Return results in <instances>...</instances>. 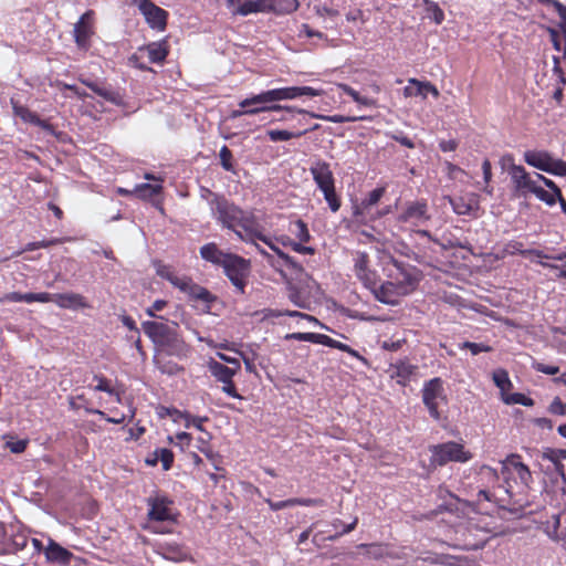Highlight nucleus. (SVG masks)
I'll list each match as a JSON object with an SVG mask.
<instances>
[{
  "label": "nucleus",
  "instance_id": "603ef678",
  "mask_svg": "<svg viewBox=\"0 0 566 566\" xmlns=\"http://www.w3.org/2000/svg\"><path fill=\"white\" fill-rule=\"evenodd\" d=\"M220 164L226 171H233V155L228 146H222L219 153Z\"/></svg>",
  "mask_w": 566,
  "mask_h": 566
},
{
  "label": "nucleus",
  "instance_id": "4468645a",
  "mask_svg": "<svg viewBox=\"0 0 566 566\" xmlns=\"http://www.w3.org/2000/svg\"><path fill=\"white\" fill-rule=\"evenodd\" d=\"M449 203L452 207L454 213L459 216H471L476 218L478 210L480 209L479 196L473 192H469L459 197H447Z\"/></svg>",
  "mask_w": 566,
  "mask_h": 566
},
{
  "label": "nucleus",
  "instance_id": "4c0bfd02",
  "mask_svg": "<svg viewBox=\"0 0 566 566\" xmlns=\"http://www.w3.org/2000/svg\"><path fill=\"white\" fill-rule=\"evenodd\" d=\"M505 252H507L510 254H521L524 256L536 255L538 258H548L546 254H544L539 250H535V249L524 250L523 243L520 241H510L505 247Z\"/></svg>",
  "mask_w": 566,
  "mask_h": 566
},
{
  "label": "nucleus",
  "instance_id": "0eeeda50",
  "mask_svg": "<svg viewBox=\"0 0 566 566\" xmlns=\"http://www.w3.org/2000/svg\"><path fill=\"white\" fill-rule=\"evenodd\" d=\"M222 268L231 283L240 291V293H244L245 277L250 271L249 262L237 254H231L228 256V260L224 262Z\"/></svg>",
  "mask_w": 566,
  "mask_h": 566
},
{
  "label": "nucleus",
  "instance_id": "5701e85b",
  "mask_svg": "<svg viewBox=\"0 0 566 566\" xmlns=\"http://www.w3.org/2000/svg\"><path fill=\"white\" fill-rule=\"evenodd\" d=\"M524 161L542 171H547L553 156L546 150H527L524 153Z\"/></svg>",
  "mask_w": 566,
  "mask_h": 566
},
{
  "label": "nucleus",
  "instance_id": "8fccbe9b",
  "mask_svg": "<svg viewBox=\"0 0 566 566\" xmlns=\"http://www.w3.org/2000/svg\"><path fill=\"white\" fill-rule=\"evenodd\" d=\"M322 192L324 193V198L327 201L331 210L336 212L340 207V201L335 192V185L323 188Z\"/></svg>",
  "mask_w": 566,
  "mask_h": 566
},
{
  "label": "nucleus",
  "instance_id": "7c9ffc66",
  "mask_svg": "<svg viewBox=\"0 0 566 566\" xmlns=\"http://www.w3.org/2000/svg\"><path fill=\"white\" fill-rule=\"evenodd\" d=\"M297 113H300V114H308L313 118H321V119H324V120H327V122H331V123H336V124H339V123H353V122L366 120V119L370 118V117L364 116V115H360V116L318 115V114L311 113V112H307V111L302 109V108L297 109Z\"/></svg>",
  "mask_w": 566,
  "mask_h": 566
},
{
  "label": "nucleus",
  "instance_id": "58836bf2",
  "mask_svg": "<svg viewBox=\"0 0 566 566\" xmlns=\"http://www.w3.org/2000/svg\"><path fill=\"white\" fill-rule=\"evenodd\" d=\"M427 85V82H421L417 78H409L408 85L403 88V96L405 97H412V96H421L422 98H426V88L423 86Z\"/></svg>",
  "mask_w": 566,
  "mask_h": 566
},
{
  "label": "nucleus",
  "instance_id": "e433bc0d",
  "mask_svg": "<svg viewBox=\"0 0 566 566\" xmlns=\"http://www.w3.org/2000/svg\"><path fill=\"white\" fill-rule=\"evenodd\" d=\"M339 88L350 96L357 104L366 107H376L377 101L370 97L361 96L356 90L347 84H339Z\"/></svg>",
  "mask_w": 566,
  "mask_h": 566
},
{
  "label": "nucleus",
  "instance_id": "2f4dec72",
  "mask_svg": "<svg viewBox=\"0 0 566 566\" xmlns=\"http://www.w3.org/2000/svg\"><path fill=\"white\" fill-rule=\"evenodd\" d=\"M81 82L104 99L115 104L119 103V95L115 91L101 86L88 80H81Z\"/></svg>",
  "mask_w": 566,
  "mask_h": 566
},
{
  "label": "nucleus",
  "instance_id": "cd10ccee",
  "mask_svg": "<svg viewBox=\"0 0 566 566\" xmlns=\"http://www.w3.org/2000/svg\"><path fill=\"white\" fill-rule=\"evenodd\" d=\"M209 370L211 375L218 380L223 382H229L233 376L235 375L237 370L232 369L219 361L211 360L209 363Z\"/></svg>",
  "mask_w": 566,
  "mask_h": 566
},
{
  "label": "nucleus",
  "instance_id": "c85d7f7f",
  "mask_svg": "<svg viewBox=\"0 0 566 566\" xmlns=\"http://www.w3.org/2000/svg\"><path fill=\"white\" fill-rule=\"evenodd\" d=\"M145 53L151 63H160L165 61L168 51L163 43L154 42L139 50Z\"/></svg>",
  "mask_w": 566,
  "mask_h": 566
},
{
  "label": "nucleus",
  "instance_id": "a211bd4d",
  "mask_svg": "<svg viewBox=\"0 0 566 566\" xmlns=\"http://www.w3.org/2000/svg\"><path fill=\"white\" fill-rule=\"evenodd\" d=\"M310 171L313 176L314 181L317 187L322 190L325 187H331L334 185V176L329 168V164L323 160L315 161Z\"/></svg>",
  "mask_w": 566,
  "mask_h": 566
},
{
  "label": "nucleus",
  "instance_id": "f257e3e1",
  "mask_svg": "<svg viewBox=\"0 0 566 566\" xmlns=\"http://www.w3.org/2000/svg\"><path fill=\"white\" fill-rule=\"evenodd\" d=\"M322 90H316L311 86L280 87L268 90L259 94L252 95L248 98H244L239 103V106L248 107L256 104H275V102L294 99L304 95L311 97L319 96L322 95Z\"/></svg>",
  "mask_w": 566,
  "mask_h": 566
},
{
  "label": "nucleus",
  "instance_id": "6ab92c4d",
  "mask_svg": "<svg viewBox=\"0 0 566 566\" xmlns=\"http://www.w3.org/2000/svg\"><path fill=\"white\" fill-rule=\"evenodd\" d=\"M158 554L165 559L172 562H182L189 556L188 551L182 545L175 542L158 543Z\"/></svg>",
  "mask_w": 566,
  "mask_h": 566
},
{
  "label": "nucleus",
  "instance_id": "de8ad7c7",
  "mask_svg": "<svg viewBox=\"0 0 566 566\" xmlns=\"http://www.w3.org/2000/svg\"><path fill=\"white\" fill-rule=\"evenodd\" d=\"M559 193H562L560 190H559ZM532 195L536 196L537 199H539L541 201H544L547 206H554L556 203L558 197H560V195H557L552 190L549 192L538 185Z\"/></svg>",
  "mask_w": 566,
  "mask_h": 566
},
{
  "label": "nucleus",
  "instance_id": "20e7f679",
  "mask_svg": "<svg viewBox=\"0 0 566 566\" xmlns=\"http://www.w3.org/2000/svg\"><path fill=\"white\" fill-rule=\"evenodd\" d=\"M388 262L395 266V272H389L387 276L392 280L398 293L407 295L413 292L420 281V272L417 268L399 262L394 256L388 255Z\"/></svg>",
  "mask_w": 566,
  "mask_h": 566
},
{
  "label": "nucleus",
  "instance_id": "c9c22d12",
  "mask_svg": "<svg viewBox=\"0 0 566 566\" xmlns=\"http://www.w3.org/2000/svg\"><path fill=\"white\" fill-rule=\"evenodd\" d=\"M163 186L160 184H140L133 190L134 195L140 199H150L151 197L160 193Z\"/></svg>",
  "mask_w": 566,
  "mask_h": 566
},
{
  "label": "nucleus",
  "instance_id": "c03bdc74",
  "mask_svg": "<svg viewBox=\"0 0 566 566\" xmlns=\"http://www.w3.org/2000/svg\"><path fill=\"white\" fill-rule=\"evenodd\" d=\"M356 277L364 284L368 290L375 289L379 283V276L375 270L367 268L366 270L356 274Z\"/></svg>",
  "mask_w": 566,
  "mask_h": 566
},
{
  "label": "nucleus",
  "instance_id": "ea45409f",
  "mask_svg": "<svg viewBox=\"0 0 566 566\" xmlns=\"http://www.w3.org/2000/svg\"><path fill=\"white\" fill-rule=\"evenodd\" d=\"M426 7L427 18L431 19L436 24H441L444 20V13L439 4L432 0H422Z\"/></svg>",
  "mask_w": 566,
  "mask_h": 566
},
{
  "label": "nucleus",
  "instance_id": "423d86ee",
  "mask_svg": "<svg viewBox=\"0 0 566 566\" xmlns=\"http://www.w3.org/2000/svg\"><path fill=\"white\" fill-rule=\"evenodd\" d=\"M422 402L428 408L430 416L439 420V402H447V395L444 392L443 380L440 377H434L424 382L422 388Z\"/></svg>",
  "mask_w": 566,
  "mask_h": 566
},
{
  "label": "nucleus",
  "instance_id": "1a4fd4ad",
  "mask_svg": "<svg viewBox=\"0 0 566 566\" xmlns=\"http://www.w3.org/2000/svg\"><path fill=\"white\" fill-rule=\"evenodd\" d=\"M133 3L136 4L144 15L146 22L151 29H156L158 31H164L167 25L168 12L158 6H156L151 0H133Z\"/></svg>",
  "mask_w": 566,
  "mask_h": 566
},
{
  "label": "nucleus",
  "instance_id": "72a5a7b5",
  "mask_svg": "<svg viewBox=\"0 0 566 566\" xmlns=\"http://www.w3.org/2000/svg\"><path fill=\"white\" fill-rule=\"evenodd\" d=\"M187 285L188 286L182 289V292L188 293L193 298L203 301L206 303H210L214 300L212 294L207 289H205L198 284H195L191 281V279H189V284H187Z\"/></svg>",
  "mask_w": 566,
  "mask_h": 566
},
{
  "label": "nucleus",
  "instance_id": "09e8293b",
  "mask_svg": "<svg viewBox=\"0 0 566 566\" xmlns=\"http://www.w3.org/2000/svg\"><path fill=\"white\" fill-rule=\"evenodd\" d=\"M154 455L158 459V461L161 462L163 469L165 471H168L174 462V453L171 450L166 448H159L154 451Z\"/></svg>",
  "mask_w": 566,
  "mask_h": 566
},
{
  "label": "nucleus",
  "instance_id": "bb28decb",
  "mask_svg": "<svg viewBox=\"0 0 566 566\" xmlns=\"http://www.w3.org/2000/svg\"><path fill=\"white\" fill-rule=\"evenodd\" d=\"M417 367L406 361H399L391 366V378H397V382L406 386L410 376L415 373Z\"/></svg>",
  "mask_w": 566,
  "mask_h": 566
},
{
  "label": "nucleus",
  "instance_id": "5fc2aeb1",
  "mask_svg": "<svg viewBox=\"0 0 566 566\" xmlns=\"http://www.w3.org/2000/svg\"><path fill=\"white\" fill-rule=\"evenodd\" d=\"M461 349H469L472 355H478L480 353H489L492 350V347L481 343L473 342H463L459 345Z\"/></svg>",
  "mask_w": 566,
  "mask_h": 566
},
{
  "label": "nucleus",
  "instance_id": "473e14b6",
  "mask_svg": "<svg viewBox=\"0 0 566 566\" xmlns=\"http://www.w3.org/2000/svg\"><path fill=\"white\" fill-rule=\"evenodd\" d=\"M157 345L166 347L170 354H179L185 348L184 340L179 337L177 329H174L169 336H166L160 343Z\"/></svg>",
  "mask_w": 566,
  "mask_h": 566
},
{
  "label": "nucleus",
  "instance_id": "9b49d317",
  "mask_svg": "<svg viewBox=\"0 0 566 566\" xmlns=\"http://www.w3.org/2000/svg\"><path fill=\"white\" fill-rule=\"evenodd\" d=\"M148 518L150 522L176 523V514L172 510V501L164 496L148 497Z\"/></svg>",
  "mask_w": 566,
  "mask_h": 566
},
{
  "label": "nucleus",
  "instance_id": "6e6d98bb",
  "mask_svg": "<svg viewBox=\"0 0 566 566\" xmlns=\"http://www.w3.org/2000/svg\"><path fill=\"white\" fill-rule=\"evenodd\" d=\"M321 334L316 333H291L285 336V339H294L301 342H311L314 344H318Z\"/></svg>",
  "mask_w": 566,
  "mask_h": 566
},
{
  "label": "nucleus",
  "instance_id": "a19ab883",
  "mask_svg": "<svg viewBox=\"0 0 566 566\" xmlns=\"http://www.w3.org/2000/svg\"><path fill=\"white\" fill-rule=\"evenodd\" d=\"M358 547L366 549V555L373 559H381L389 555V551L384 544H360Z\"/></svg>",
  "mask_w": 566,
  "mask_h": 566
},
{
  "label": "nucleus",
  "instance_id": "b1692460",
  "mask_svg": "<svg viewBox=\"0 0 566 566\" xmlns=\"http://www.w3.org/2000/svg\"><path fill=\"white\" fill-rule=\"evenodd\" d=\"M154 266L156 270V274L160 277L169 281L174 286L178 287L182 291L184 287L188 286L189 284V277L187 276H178L175 274V272L171 270L169 265H166L159 261L154 262Z\"/></svg>",
  "mask_w": 566,
  "mask_h": 566
},
{
  "label": "nucleus",
  "instance_id": "f3484780",
  "mask_svg": "<svg viewBox=\"0 0 566 566\" xmlns=\"http://www.w3.org/2000/svg\"><path fill=\"white\" fill-rule=\"evenodd\" d=\"M144 333L155 343H160L166 336L178 328L176 323H164L156 321H146L142 324Z\"/></svg>",
  "mask_w": 566,
  "mask_h": 566
},
{
  "label": "nucleus",
  "instance_id": "774afa93",
  "mask_svg": "<svg viewBox=\"0 0 566 566\" xmlns=\"http://www.w3.org/2000/svg\"><path fill=\"white\" fill-rule=\"evenodd\" d=\"M549 411L554 415L566 416V403L556 397L549 406Z\"/></svg>",
  "mask_w": 566,
  "mask_h": 566
},
{
  "label": "nucleus",
  "instance_id": "393cba45",
  "mask_svg": "<svg viewBox=\"0 0 566 566\" xmlns=\"http://www.w3.org/2000/svg\"><path fill=\"white\" fill-rule=\"evenodd\" d=\"M231 254L221 251L216 243H207L200 248V255L203 260L221 266Z\"/></svg>",
  "mask_w": 566,
  "mask_h": 566
},
{
  "label": "nucleus",
  "instance_id": "2eb2a0df",
  "mask_svg": "<svg viewBox=\"0 0 566 566\" xmlns=\"http://www.w3.org/2000/svg\"><path fill=\"white\" fill-rule=\"evenodd\" d=\"M428 205L426 201L408 202L403 211L398 216V221L418 224L420 221L429 220Z\"/></svg>",
  "mask_w": 566,
  "mask_h": 566
},
{
  "label": "nucleus",
  "instance_id": "0e129e2a",
  "mask_svg": "<svg viewBox=\"0 0 566 566\" xmlns=\"http://www.w3.org/2000/svg\"><path fill=\"white\" fill-rule=\"evenodd\" d=\"M532 367L539 373L546 374V375H556L559 373V367L552 366V365H545L543 363L534 361L532 364Z\"/></svg>",
  "mask_w": 566,
  "mask_h": 566
},
{
  "label": "nucleus",
  "instance_id": "a18cd8bd",
  "mask_svg": "<svg viewBox=\"0 0 566 566\" xmlns=\"http://www.w3.org/2000/svg\"><path fill=\"white\" fill-rule=\"evenodd\" d=\"M493 381L501 390L502 395L504 396L506 391H509L512 388V382L509 378V374L504 369H497L493 373Z\"/></svg>",
  "mask_w": 566,
  "mask_h": 566
},
{
  "label": "nucleus",
  "instance_id": "dca6fc26",
  "mask_svg": "<svg viewBox=\"0 0 566 566\" xmlns=\"http://www.w3.org/2000/svg\"><path fill=\"white\" fill-rule=\"evenodd\" d=\"M50 302L55 303L61 308L74 311L90 307L86 297L74 292L50 294Z\"/></svg>",
  "mask_w": 566,
  "mask_h": 566
},
{
  "label": "nucleus",
  "instance_id": "bf43d9fd",
  "mask_svg": "<svg viewBox=\"0 0 566 566\" xmlns=\"http://www.w3.org/2000/svg\"><path fill=\"white\" fill-rule=\"evenodd\" d=\"M22 302L33 303H49L50 302V293H23Z\"/></svg>",
  "mask_w": 566,
  "mask_h": 566
},
{
  "label": "nucleus",
  "instance_id": "f8f14e48",
  "mask_svg": "<svg viewBox=\"0 0 566 566\" xmlns=\"http://www.w3.org/2000/svg\"><path fill=\"white\" fill-rule=\"evenodd\" d=\"M94 34V11L87 10L74 24L73 36L80 49L90 46L91 36Z\"/></svg>",
  "mask_w": 566,
  "mask_h": 566
},
{
  "label": "nucleus",
  "instance_id": "680f3d73",
  "mask_svg": "<svg viewBox=\"0 0 566 566\" xmlns=\"http://www.w3.org/2000/svg\"><path fill=\"white\" fill-rule=\"evenodd\" d=\"M281 315L296 316V317H301L303 319H307L310 322L318 323V321L314 316H311V315H307V314H304V313H301L297 311H286V312L270 311V314H269V316H273V317H279Z\"/></svg>",
  "mask_w": 566,
  "mask_h": 566
},
{
  "label": "nucleus",
  "instance_id": "13d9d810",
  "mask_svg": "<svg viewBox=\"0 0 566 566\" xmlns=\"http://www.w3.org/2000/svg\"><path fill=\"white\" fill-rule=\"evenodd\" d=\"M318 344L325 345V346H328V347H332V348H337V349H339L342 352L349 350V346L348 345H346L344 343H340L338 340H335V339L331 338L329 336H327L325 334H321Z\"/></svg>",
  "mask_w": 566,
  "mask_h": 566
},
{
  "label": "nucleus",
  "instance_id": "4be33fe9",
  "mask_svg": "<svg viewBox=\"0 0 566 566\" xmlns=\"http://www.w3.org/2000/svg\"><path fill=\"white\" fill-rule=\"evenodd\" d=\"M505 496H499L502 507L507 509L512 513H522L523 509L528 504V501L522 497L515 499L511 490V485L506 482V486H502Z\"/></svg>",
  "mask_w": 566,
  "mask_h": 566
},
{
  "label": "nucleus",
  "instance_id": "69168bd1",
  "mask_svg": "<svg viewBox=\"0 0 566 566\" xmlns=\"http://www.w3.org/2000/svg\"><path fill=\"white\" fill-rule=\"evenodd\" d=\"M169 417H171L174 421H179L180 419H184L185 427L190 428V413L189 412L180 411L176 408H172V410L169 411Z\"/></svg>",
  "mask_w": 566,
  "mask_h": 566
},
{
  "label": "nucleus",
  "instance_id": "37998d69",
  "mask_svg": "<svg viewBox=\"0 0 566 566\" xmlns=\"http://www.w3.org/2000/svg\"><path fill=\"white\" fill-rule=\"evenodd\" d=\"M307 130L304 132H289V130H281V129H271L268 130V136L270 140L272 142H285L290 140L292 138H298L303 136Z\"/></svg>",
  "mask_w": 566,
  "mask_h": 566
},
{
  "label": "nucleus",
  "instance_id": "39448f33",
  "mask_svg": "<svg viewBox=\"0 0 566 566\" xmlns=\"http://www.w3.org/2000/svg\"><path fill=\"white\" fill-rule=\"evenodd\" d=\"M431 453V462L440 467L447 464L448 462L463 463L472 458V454L469 451H465L462 444L454 441L433 446Z\"/></svg>",
  "mask_w": 566,
  "mask_h": 566
},
{
  "label": "nucleus",
  "instance_id": "ddd939ff",
  "mask_svg": "<svg viewBox=\"0 0 566 566\" xmlns=\"http://www.w3.org/2000/svg\"><path fill=\"white\" fill-rule=\"evenodd\" d=\"M518 454H510L505 460L501 462L502 469L501 474L506 479L512 472L516 473L523 488H527L532 481V473L527 465L520 461Z\"/></svg>",
  "mask_w": 566,
  "mask_h": 566
},
{
  "label": "nucleus",
  "instance_id": "052dcab7",
  "mask_svg": "<svg viewBox=\"0 0 566 566\" xmlns=\"http://www.w3.org/2000/svg\"><path fill=\"white\" fill-rule=\"evenodd\" d=\"M384 193H385L384 187L374 189L373 191L369 192L368 197L363 201V205L366 208L377 205L378 201L380 200V198L384 196Z\"/></svg>",
  "mask_w": 566,
  "mask_h": 566
},
{
  "label": "nucleus",
  "instance_id": "c756f323",
  "mask_svg": "<svg viewBox=\"0 0 566 566\" xmlns=\"http://www.w3.org/2000/svg\"><path fill=\"white\" fill-rule=\"evenodd\" d=\"M28 545V536L23 533L14 534L9 542L1 546L0 554H15Z\"/></svg>",
  "mask_w": 566,
  "mask_h": 566
},
{
  "label": "nucleus",
  "instance_id": "338daca9",
  "mask_svg": "<svg viewBox=\"0 0 566 566\" xmlns=\"http://www.w3.org/2000/svg\"><path fill=\"white\" fill-rule=\"evenodd\" d=\"M479 474L482 479H485L488 481H497L499 480L497 471L489 465L481 467Z\"/></svg>",
  "mask_w": 566,
  "mask_h": 566
},
{
  "label": "nucleus",
  "instance_id": "a878e982",
  "mask_svg": "<svg viewBox=\"0 0 566 566\" xmlns=\"http://www.w3.org/2000/svg\"><path fill=\"white\" fill-rule=\"evenodd\" d=\"M256 240L262 241L265 243L276 255L283 261L284 265L296 270L302 271V266L289 254L283 252L273 241L271 238L266 237L264 233L261 234V238H258Z\"/></svg>",
  "mask_w": 566,
  "mask_h": 566
},
{
  "label": "nucleus",
  "instance_id": "6e6552de",
  "mask_svg": "<svg viewBox=\"0 0 566 566\" xmlns=\"http://www.w3.org/2000/svg\"><path fill=\"white\" fill-rule=\"evenodd\" d=\"M234 233L243 241L254 242V240L261 238L263 227L253 211L241 209V216L238 219Z\"/></svg>",
  "mask_w": 566,
  "mask_h": 566
},
{
  "label": "nucleus",
  "instance_id": "79ce46f5",
  "mask_svg": "<svg viewBox=\"0 0 566 566\" xmlns=\"http://www.w3.org/2000/svg\"><path fill=\"white\" fill-rule=\"evenodd\" d=\"M542 459L551 461L553 463V465H554L555 472L557 474H559L565 480V467L559 461V459H558V457H557V454L555 452V449H553V448H545L542 451Z\"/></svg>",
  "mask_w": 566,
  "mask_h": 566
},
{
  "label": "nucleus",
  "instance_id": "f03ea898",
  "mask_svg": "<svg viewBox=\"0 0 566 566\" xmlns=\"http://www.w3.org/2000/svg\"><path fill=\"white\" fill-rule=\"evenodd\" d=\"M298 0H248L233 10V15H249L251 13L289 14L297 10Z\"/></svg>",
  "mask_w": 566,
  "mask_h": 566
},
{
  "label": "nucleus",
  "instance_id": "3c124183",
  "mask_svg": "<svg viewBox=\"0 0 566 566\" xmlns=\"http://www.w3.org/2000/svg\"><path fill=\"white\" fill-rule=\"evenodd\" d=\"M503 401L506 405H516L517 403V405H522V406H526V407H531L534 405V401L532 398L526 397L525 395L520 394V392L504 396Z\"/></svg>",
  "mask_w": 566,
  "mask_h": 566
},
{
  "label": "nucleus",
  "instance_id": "864d4df0",
  "mask_svg": "<svg viewBox=\"0 0 566 566\" xmlns=\"http://www.w3.org/2000/svg\"><path fill=\"white\" fill-rule=\"evenodd\" d=\"M546 172L555 176L566 177V161L553 157Z\"/></svg>",
  "mask_w": 566,
  "mask_h": 566
},
{
  "label": "nucleus",
  "instance_id": "e2e57ef3",
  "mask_svg": "<svg viewBox=\"0 0 566 566\" xmlns=\"http://www.w3.org/2000/svg\"><path fill=\"white\" fill-rule=\"evenodd\" d=\"M61 242H62L61 239L30 242L27 244L25 251H34V250L42 249V248H49L51 245L60 244Z\"/></svg>",
  "mask_w": 566,
  "mask_h": 566
},
{
  "label": "nucleus",
  "instance_id": "49530a36",
  "mask_svg": "<svg viewBox=\"0 0 566 566\" xmlns=\"http://www.w3.org/2000/svg\"><path fill=\"white\" fill-rule=\"evenodd\" d=\"M290 231L301 242H308L311 239V234L307 228V224L298 219L293 222L290 227Z\"/></svg>",
  "mask_w": 566,
  "mask_h": 566
},
{
  "label": "nucleus",
  "instance_id": "412c9836",
  "mask_svg": "<svg viewBox=\"0 0 566 566\" xmlns=\"http://www.w3.org/2000/svg\"><path fill=\"white\" fill-rule=\"evenodd\" d=\"M44 554L49 562L57 563L64 566L69 565L71 563V559L73 558V554L70 551L62 547L53 539L49 541V545L45 548Z\"/></svg>",
  "mask_w": 566,
  "mask_h": 566
},
{
  "label": "nucleus",
  "instance_id": "4d7b16f0",
  "mask_svg": "<svg viewBox=\"0 0 566 566\" xmlns=\"http://www.w3.org/2000/svg\"><path fill=\"white\" fill-rule=\"evenodd\" d=\"M369 268V256L366 252H357L354 259L355 275Z\"/></svg>",
  "mask_w": 566,
  "mask_h": 566
},
{
  "label": "nucleus",
  "instance_id": "aec40b11",
  "mask_svg": "<svg viewBox=\"0 0 566 566\" xmlns=\"http://www.w3.org/2000/svg\"><path fill=\"white\" fill-rule=\"evenodd\" d=\"M375 297L384 303V304H396V297L402 296V294L398 293V289L396 287L395 283L390 279V281H386L382 284H378L375 286V289H370Z\"/></svg>",
  "mask_w": 566,
  "mask_h": 566
},
{
  "label": "nucleus",
  "instance_id": "7ed1b4c3",
  "mask_svg": "<svg viewBox=\"0 0 566 566\" xmlns=\"http://www.w3.org/2000/svg\"><path fill=\"white\" fill-rule=\"evenodd\" d=\"M208 203L212 217L222 224V227L235 231L237 222L241 216V208L229 201L224 196L207 190Z\"/></svg>",
  "mask_w": 566,
  "mask_h": 566
},
{
  "label": "nucleus",
  "instance_id": "9d476101",
  "mask_svg": "<svg viewBox=\"0 0 566 566\" xmlns=\"http://www.w3.org/2000/svg\"><path fill=\"white\" fill-rule=\"evenodd\" d=\"M514 191L520 197H527L537 187L536 180L521 165L511 164L507 168Z\"/></svg>",
  "mask_w": 566,
  "mask_h": 566
},
{
  "label": "nucleus",
  "instance_id": "f704fd0d",
  "mask_svg": "<svg viewBox=\"0 0 566 566\" xmlns=\"http://www.w3.org/2000/svg\"><path fill=\"white\" fill-rule=\"evenodd\" d=\"M297 109L296 107H293V106H283V105H280V104H256V105H251L249 107V109H247V114L248 115H255V114H259V113H265V112H280V111H286V112H296L297 113Z\"/></svg>",
  "mask_w": 566,
  "mask_h": 566
}]
</instances>
